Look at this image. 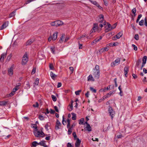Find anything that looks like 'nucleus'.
Returning <instances> with one entry per match:
<instances>
[{
    "mask_svg": "<svg viewBox=\"0 0 147 147\" xmlns=\"http://www.w3.org/2000/svg\"><path fill=\"white\" fill-rule=\"evenodd\" d=\"M93 75L96 79H98L99 78L100 70L99 66L98 65H96L95 68L93 69Z\"/></svg>",
    "mask_w": 147,
    "mask_h": 147,
    "instance_id": "f257e3e1",
    "label": "nucleus"
},
{
    "mask_svg": "<svg viewBox=\"0 0 147 147\" xmlns=\"http://www.w3.org/2000/svg\"><path fill=\"white\" fill-rule=\"evenodd\" d=\"M34 134L35 136L37 138L43 137L45 136V134L42 131L38 130V129L34 130Z\"/></svg>",
    "mask_w": 147,
    "mask_h": 147,
    "instance_id": "f03ea898",
    "label": "nucleus"
},
{
    "mask_svg": "<svg viewBox=\"0 0 147 147\" xmlns=\"http://www.w3.org/2000/svg\"><path fill=\"white\" fill-rule=\"evenodd\" d=\"M63 22L60 20L56 21L50 23V24L52 26L57 27L63 24Z\"/></svg>",
    "mask_w": 147,
    "mask_h": 147,
    "instance_id": "7ed1b4c3",
    "label": "nucleus"
},
{
    "mask_svg": "<svg viewBox=\"0 0 147 147\" xmlns=\"http://www.w3.org/2000/svg\"><path fill=\"white\" fill-rule=\"evenodd\" d=\"M28 55L26 53L24 55L22 61V65H25L26 64L28 61Z\"/></svg>",
    "mask_w": 147,
    "mask_h": 147,
    "instance_id": "20e7f679",
    "label": "nucleus"
},
{
    "mask_svg": "<svg viewBox=\"0 0 147 147\" xmlns=\"http://www.w3.org/2000/svg\"><path fill=\"white\" fill-rule=\"evenodd\" d=\"M109 113L110 114V115L111 117V119H112L115 116V111L113 110L112 108L109 106L108 109Z\"/></svg>",
    "mask_w": 147,
    "mask_h": 147,
    "instance_id": "39448f33",
    "label": "nucleus"
},
{
    "mask_svg": "<svg viewBox=\"0 0 147 147\" xmlns=\"http://www.w3.org/2000/svg\"><path fill=\"white\" fill-rule=\"evenodd\" d=\"M120 59L119 58H118L116 59L114 62L111 63V67H113L117 65L120 64Z\"/></svg>",
    "mask_w": 147,
    "mask_h": 147,
    "instance_id": "423d86ee",
    "label": "nucleus"
},
{
    "mask_svg": "<svg viewBox=\"0 0 147 147\" xmlns=\"http://www.w3.org/2000/svg\"><path fill=\"white\" fill-rule=\"evenodd\" d=\"M123 35V33L122 32H120L118 33L115 36L112 38V39L114 40H116L117 39H119Z\"/></svg>",
    "mask_w": 147,
    "mask_h": 147,
    "instance_id": "0eeeda50",
    "label": "nucleus"
},
{
    "mask_svg": "<svg viewBox=\"0 0 147 147\" xmlns=\"http://www.w3.org/2000/svg\"><path fill=\"white\" fill-rule=\"evenodd\" d=\"M98 24L97 23H95L93 24V27L91 30L92 33L95 32L98 30Z\"/></svg>",
    "mask_w": 147,
    "mask_h": 147,
    "instance_id": "6e6552de",
    "label": "nucleus"
},
{
    "mask_svg": "<svg viewBox=\"0 0 147 147\" xmlns=\"http://www.w3.org/2000/svg\"><path fill=\"white\" fill-rule=\"evenodd\" d=\"M99 21L101 23H103L104 25H106L105 21L104 20V16L102 15L101 14L99 16Z\"/></svg>",
    "mask_w": 147,
    "mask_h": 147,
    "instance_id": "1a4fd4ad",
    "label": "nucleus"
},
{
    "mask_svg": "<svg viewBox=\"0 0 147 147\" xmlns=\"http://www.w3.org/2000/svg\"><path fill=\"white\" fill-rule=\"evenodd\" d=\"M8 21L5 22L0 27V30H2L7 27L8 25Z\"/></svg>",
    "mask_w": 147,
    "mask_h": 147,
    "instance_id": "9d476101",
    "label": "nucleus"
},
{
    "mask_svg": "<svg viewBox=\"0 0 147 147\" xmlns=\"http://www.w3.org/2000/svg\"><path fill=\"white\" fill-rule=\"evenodd\" d=\"M115 92L113 91H110L105 96H104L103 97V99H105L109 97L110 96L112 95V94L114 93Z\"/></svg>",
    "mask_w": 147,
    "mask_h": 147,
    "instance_id": "9b49d317",
    "label": "nucleus"
},
{
    "mask_svg": "<svg viewBox=\"0 0 147 147\" xmlns=\"http://www.w3.org/2000/svg\"><path fill=\"white\" fill-rule=\"evenodd\" d=\"M61 123L58 120H57L56 123L55 129L57 130L60 129L61 127Z\"/></svg>",
    "mask_w": 147,
    "mask_h": 147,
    "instance_id": "f8f14e48",
    "label": "nucleus"
},
{
    "mask_svg": "<svg viewBox=\"0 0 147 147\" xmlns=\"http://www.w3.org/2000/svg\"><path fill=\"white\" fill-rule=\"evenodd\" d=\"M89 1L92 4L94 5H95L96 6L98 7L100 9H101L102 8V7L100 6L97 3V2L95 1H92L91 0H89Z\"/></svg>",
    "mask_w": 147,
    "mask_h": 147,
    "instance_id": "ddd939ff",
    "label": "nucleus"
},
{
    "mask_svg": "<svg viewBox=\"0 0 147 147\" xmlns=\"http://www.w3.org/2000/svg\"><path fill=\"white\" fill-rule=\"evenodd\" d=\"M109 49V47L107 46L101 48L99 50V52L101 53H103L105 51H107Z\"/></svg>",
    "mask_w": 147,
    "mask_h": 147,
    "instance_id": "4468645a",
    "label": "nucleus"
},
{
    "mask_svg": "<svg viewBox=\"0 0 147 147\" xmlns=\"http://www.w3.org/2000/svg\"><path fill=\"white\" fill-rule=\"evenodd\" d=\"M76 142L75 143V146L76 147H80L81 141L80 140L79 138L77 139Z\"/></svg>",
    "mask_w": 147,
    "mask_h": 147,
    "instance_id": "2eb2a0df",
    "label": "nucleus"
},
{
    "mask_svg": "<svg viewBox=\"0 0 147 147\" xmlns=\"http://www.w3.org/2000/svg\"><path fill=\"white\" fill-rule=\"evenodd\" d=\"M87 37V35L85 34L84 35H82L81 36L78 38L77 39L78 40H82V42H84L85 40V38Z\"/></svg>",
    "mask_w": 147,
    "mask_h": 147,
    "instance_id": "dca6fc26",
    "label": "nucleus"
},
{
    "mask_svg": "<svg viewBox=\"0 0 147 147\" xmlns=\"http://www.w3.org/2000/svg\"><path fill=\"white\" fill-rule=\"evenodd\" d=\"M129 67L127 66H125L124 68V71L125 75L126 77H127V74L129 71Z\"/></svg>",
    "mask_w": 147,
    "mask_h": 147,
    "instance_id": "f3484780",
    "label": "nucleus"
},
{
    "mask_svg": "<svg viewBox=\"0 0 147 147\" xmlns=\"http://www.w3.org/2000/svg\"><path fill=\"white\" fill-rule=\"evenodd\" d=\"M6 56V53H3L2 54L1 57L0 58V61L1 62H3V59L4 58H5Z\"/></svg>",
    "mask_w": 147,
    "mask_h": 147,
    "instance_id": "a211bd4d",
    "label": "nucleus"
},
{
    "mask_svg": "<svg viewBox=\"0 0 147 147\" xmlns=\"http://www.w3.org/2000/svg\"><path fill=\"white\" fill-rule=\"evenodd\" d=\"M57 34L58 32H55L53 34L52 37V40H55L57 38Z\"/></svg>",
    "mask_w": 147,
    "mask_h": 147,
    "instance_id": "6ab92c4d",
    "label": "nucleus"
},
{
    "mask_svg": "<svg viewBox=\"0 0 147 147\" xmlns=\"http://www.w3.org/2000/svg\"><path fill=\"white\" fill-rule=\"evenodd\" d=\"M8 72L9 75L10 76H11L13 74V69L11 68H9L8 69Z\"/></svg>",
    "mask_w": 147,
    "mask_h": 147,
    "instance_id": "aec40b11",
    "label": "nucleus"
},
{
    "mask_svg": "<svg viewBox=\"0 0 147 147\" xmlns=\"http://www.w3.org/2000/svg\"><path fill=\"white\" fill-rule=\"evenodd\" d=\"M73 101H72L71 104L69 105L67 109L69 111H71L73 109Z\"/></svg>",
    "mask_w": 147,
    "mask_h": 147,
    "instance_id": "412c9836",
    "label": "nucleus"
},
{
    "mask_svg": "<svg viewBox=\"0 0 147 147\" xmlns=\"http://www.w3.org/2000/svg\"><path fill=\"white\" fill-rule=\"evenodd\" d=\"M38 143L36 141H34L32 143L31 147H36L37 145H38Z\"/></svg>",
    "mask_w": 147,
    "mask_h": 147,
    "instance_id": "4be33fe9",
    "label": "nucleus"
},
{
    "mask_svg": "<svg viewBox=\"0 0 147 147\" xmlns=\"http://www.w3.org/2000/svg\"><path fill=\"white\" fill-rule=\"evenodd\" d=\"M94 80L92 76V75H90L88 77V81H94Z\"/></svg>",
    "mask_w": 147,
    "mask_h": 147,
    "instance_id": "5701e85b",
    "label": "nucleus"
},
{
    "mask_svg": "<svg viewBox=\"0 0 147 147\" xmlns=\"http://www.w3.org/2000/svg\"><path fill=\"white\" fill-rule=\"evenodd\" d=\"M16 11L15 10L10 13L9 15V17L11 18L14 17L15 15Z\"/></svg>",
    "mask_w": 147,
    "mask_h": 147,
    "instance_id": "b1692460",
    "label": "nucleus"
},
{
    "mask_svg": "<svg viewBox=\"0 0 147 147\" xmlns=\"http://www.w3.org/2000/svg\"><path fill=\"white\" fill-rule=\"evenodd\" d=\"M90 33L89 34V36L86 37V38L87 39H91L93 37V33H92V32L90 31Z\"/></svg>",
    "mask_w": 147,
    "mask_h": 147,
    "instance_id": "393cba45",
    "label": "nucleus"
},
{
    "mask_svg": "<svg viewBox=\"0 0 147 147\" xmlns=\"http://www.w3.org/2000/svg\"><path fill=\"white\" fill-rule=\"evenodd\" d=\"M25 88L28 89L30 88V86L29 84V83L27 81L26 82V83L25 86Z\"/></svg>",
    "mask_w": 147,
    "mask_h": 147,
    "instance_id": "a878e982",
    "label": "nucleus"
},
{
    "mask_svg": "<svg viewBox=\"0 0 147 147\" xmlns=\"http://www.w3.org/2000/svg\"><path fill=\"white\" fill-rule=\"evenodd\" d=\"M86 128L87 129V130L88 131H91L92 129L91 127L89 124H88V125H87Z\"/></svg>",
    "mask_w": 147,
    "mask_h": 147,
    "instance_id": "bb28decb",
    "label": "nucleus"
},
{
    "mask_svg": "<svg viewBox=\"0 0 147 147\" xmlns=\"http://www.w3.org/2000/svg\"><path fill=\"white\" fill-rule=\"evenodd\" d=\"M50 76L51 78L53 79L57 76L54 74L52 71L50 72Z\"/></svg>",
    "mask_w": 147,
    "mask_h": 147,
    "instance_id": "cd10ccee",
    "label": "nucleus"
},
{
    "mask_svg": "<svg viewBox=\"0 0 147 147\" xmlns=\"http://www.w3.org/2000/svg\"><path fill=\"white\" fill-rule=\"evenodd\" d=\"M45 142V141H42L38 143V144L41 146H44L46 144Z\"/></svg>",
    "mask_w": 147,
    "mask_h": 147,
    "instance_id": "c85d7f7f",
    "label": "nucleus"
},
{
    "mask_svg": "<svg viewBox=\"0 0 147 147\" xmlns=\"http://www.w3.org/2000/svg\"><path fill=\"white\" fill-rule=\"evenodd\" d=\"M84 118H82L81 119L79 120V124L80 125H83L84 124Z\"/></svg>",
    "mask_w": 147,
    "mask_h": 147,
    "instance_id": "c756f323",
    "label": "nucleus"
},
{
    "mask_svg": "<svg viewBox=\"0 0 147 147\" xmlns=\"http://www.w3.org/2000/svg\"><path fill=\"white\" fill-rule=\"evenodd\" d=\"M7 102L5 101H0V105L3 106L5 105L7 103Z\"/></svg>",
    "mask_w": 147,
    "mask_h": 147,
    "instance_id": "7c9ffc66",
    "label": "nucleus"
},
{
    "mask_svg": "<svg viewBox=\"0 0 147 147\" xmlns=\"http://www.w3.org/2000/svg\"><path fill=\"white\" fill-rule=\"evenodd\" d=\"M73 126L72 125L71 127L70 128H68V134L69 135L70 134L72 131V127Z\"/></svg>",
    "mask_w": 147,
    "mask_h": 147,
    "instance_id": "2f4dec72",
    "label": "nucleus"
},
{
    "mask_svg": "<svg viewBox=\"0 0 147 147\" xmlns=\"http://www.w3.org/2000/svg\"><path fill=\"white\" fill-rule=\"evenodd\" d=\"M20 84H19L18 85H17L13 89V91L15 92L17 90H18L19 89V86H20Z\"/></svg>",
    "mask_w": 147,
    "mask_h": 147,
    "instance_id": "473e14b6",
    "label": "nucleus"
},
{
    "mask_svg": "<svg viewBox=\"0 0 147 147\" xmlns=\"http://www.w3.org/2000/svg\"><path fill=\"white\" fill-rule=\"evenodd\" d=\"M145 22V20H142L139 22V24L140 26H142L144 25V23Z\"/></svg>",
    "mask_w": 147,
    "mask_h": 147,
    "instance_id": "72a5a7b5",
    "label": "nucleus"
},
{
    "mask_svg": "<svg viewBox=\"0 0 147 147\" xmlns=\"http://www.w3.org/2000/svg\"><path fill=\"white\" fill-rule=\"evenodd\" d=\"M71 114L72 115V116L71 118L72 120H75L76 119V114L74 113H72Z\"/></svg>",
    "mask_w": 147,
    "mask_h": 147,
    "instance_id": "f704fd0d",
    "label": "nucleus"
},
{
    "mask_svg": "<svg viewBox=\"0 0 147 147\" xmlns=\"http://www.w3.org/2000/svg\"><path fill=\"white\" fill-rule=\"evenodd\" d=\"M147 60V57L146 56H144L142 59L143 63L146 64Z\"/></svg>",
    "mask_w": 147,
    "mask_h": 147,
    "instance_id": "c9c22d12",
    "label": "nucleus"
},
{
    "mask_svg": "<svg viewBox=\"0 0 147 147\" xmlns=\"http://www.w3.org/2000/svg\"><path fill=\"white\" fill-rule=\"evenodd\" d=\"M65 38V35L64 34H63L61 36V37L60 38L59 40V42L61 43V41H63V39Z\"/></svg>",
    "mask_w": 147,
    "mask_h": 147,
    "instance_id": "e433bc0d",
    "label": "nucleus"
},
{
    "mask_svg": "<svg viewBox=\"0 0 147 147\" xmlns=\"http://www.w3.org/2000/svg\"><path fill=\"white\" fill-rule=\"evenodd\" d=\"M72 135L74 138V140H76L78 138H77V136L76 133L75 132H74L73 133Z\"/></svg>",
    "mask_w": 147,
    "mask_h": 147,
    "instance_id": "4c0bfd02",
    "label": "nucleus"
},
{
    "mask_svg": "<svg viewBox=\"0 0 147 147\" xmlns=\"http://www.w3.org/2000/svg\"><path fill=\"white\" fill-rule=\"evenodd\" d=\"M50 49L51 52L53 54H55V49L54 47H51L50 48Z\"/></svg>",
    "mask_w": 147,
    "mask_h": 147,
    "instance_id": "58836bf2",
    "label": "nucleus"
},
{
    "mask_svg": "<svg viewBox=\"0 0 147 147\" xmlns=\"http://www.w3.org/2000/svg\"><path fill=\"white\" fill-rule=\"evenodd\" d=\"M107 26H108V30H106V32H107L108 31L111 30H110V29H111V25L109 23H107Z\"/></svg>",
    "mask_w": 147,
    "mask_h": 147,
    "instance_id": "ea45409f",
    "label": "nucleus"
},
{
    "mask_svg": "<svg viewBox=\"0 0 147 147\" xmlns=\"http://www.w3.org/2000/svg\"><path fill=\"white\" fill-rule=\"evenodd\" d=\"M117 25V23H115L114 24H113L112 26H111V29H110V30H112V29H113L115 28V27H116Z\"/></svg>",
    "mask_w": 147,
    "mask_h": 147,
    "instance_id": "a19ab883",
    "label": "nucleus"
},
{
    "mask_svg": "<svg viewBox=\"0 0 147 147\" xmlns=\"http://www.w3.org/2000/svg\"><path fill=\"white\" fill-rule=\"evenodd\" d=\"M105 6H107L108 5L109 2L107 0H103Z\"/></svg>",
    "mask_w": 147,
    "mask_h": 147,
    "instance_id": "79ce46f5",
    "label": "nucleus"
},
{
    "mask_svg": "<svg viewBox=\"0 0 147 147\" xmlns=\"http://www.w3.org/2000/svg\"><path fill=\"white\" fill-rule=\"evenodd\" d=\"M142 14H140L138 15V18L137 19L136 22L137 23H138L140 20V18L142 17Z\"/></svg>",
    "mask_w": 147,
    "mask_h": 147,
    "instance_id": "37998d69",
    "label": "nucleus"
},
{
    "mask_svg": "<svg viewBox=\"0 0 147 147\" xmlns=\"http://www.w3.org/2000/svg\"><path fill=\"white\" fill-rule=\"evenodd\" d=\"M33 42L31 40H29L26 43V45H29L31 44Z\"/></svg>",
    "mask_w": 147,
    "mask_h": 147,
    "instance_id": "c03bdc74",
    "label": "nucleus"
},
{
    "mask_svg": "<svg viewBox=\"0 0 147 147\" xmlns=\"http://www.w3.org/2000/svg\"><path fill=\"white\" fill-rule=\"evenodd\" d=\"M51 97L52 98V99H53V100L54 101H56L57 100V98L54 95H52L51 96Z\"/></svg>",
    "mask_w": 147,
    "mask_h": 147,
    "instance_id": "a18cd8bd",
    "label": "nucleus"
},
{
    "mask_svg": "<svg viewBox=\"0 0 147 147\" xmlns=\"http://www.w3.org/2000/svg\"><path fill=\"white\" fill-rule=\"evenodd\" d=\"M90 90L91 91H92L93 92H94V93H96V90L94 89L92 87H90Z\"/></svg>",
    "mask_w": 147,
    "mask_h": 147,
    "instance_id": "49530a36",
    "label": "nucleus"
},
{
    "mask_svg": "<svg viewBox=\"0 0 147 147\" xmlns=\"http://www.w3.org/2000/svg\"><path fill=\"white\" fill-rule=\"evenodd\" d=\"M141 63V61L140 59L138 60L136 64V65L138 67V66Z\"/></svg>",
    "mask_w": 147,
    "mask_h": 147,
    "instance_id": "de8ad7c7",
    "label": "nucleus"
},
{
    "mask_svg": "<svg viewBox=\"0 0 147 147\" xmlns=\"http://www.w3.org/2000/svg\"><path fill=\"white\" fill-rule=\"evenodd\" d=\"M62 123L64 125H65L66 123V121L64 120L63 116Z\"/></svg>",
    "mask_w": 147,
    "mask_h": 147,
    "instance_id": "09e8293b",
    "label": "nucleus"
},
{
    "mask_svg": "<svg viewBox=\"0 0 147 147\" xmlns=\"http://www.w3.org/2000/svg\"><path fill=\"white\" fill-rule=\"evenodd\" d=\"M38 83H39V79L38 78H36V79L35 82H34V84L35 85H38Z\"/></svg>",
    "mask_w": 147,
    "mask_h": 147,
    "instance_id": "8fccbe9b",
    "label": "nucleus"
},
{
    "mask_svg": "<svg viewBox=\"0 0 147 147\" xmlns=\"http://www.w3.org/2000/svg\"><path fill=\"white\" fill-rule=\"evenodd\" d=\"M136 8H134L132 10V13L134 14V16H136L135 13L136 12Z\"/></svg>",
    "mask_w": 147,
    "mask_h": 147,
    "instance_id": "3c124183",
    "label": "nucleus"
},
{
    "mask_svg": "<svg viewBox=\"0 0 147 147\" xmlns=\"http://www.w3.org/2000/svg\"><path fill=\"white\" fill-rule=\"evenodd\" d=\"M32 128H35L34 130H36L38 129L36 125L33 124V125H32Z\"/></svg>",
    "mask_w": 147,
    "mask_h": 147,
    "instance_id": "603ef678",
    "label": "nucleus"
},
{
    "mask_svg": "<svg viewBox=\"0 0 147 147\" xmlns=\"http://www.w3.org/2000/svg\"><path fill=\"white\" fill-rule=\"evenodd\" d=\"M108 90H109L108 87H105L103 88V92H105Z\"/></svg>",
    "mask_w": 147,
    "mask_h": 147,
    "instance_id": "864d4df0",
    "label": "nucleus"
},
{
    "mask_svg": "<svg viewBox=\"0 0 147 147\" xmlns=\"http://www.w3.org/2000/svg\"><path fill=\"white\" fill-rule=\"evenodd\" d=\"M134 38L136 40H139V36H138V34H136L135 35V36H134Z\"/></svg>",
    "mask_w": 147,
    "mask_h": 147,
    "instance_id": "5fc2aeb1",
    "label": "nucleus"
},
{
    "mask_svg": "<svg viewBox=\"0 0 147 147\" xmlns=\"http://www.w3.org/2000/svg\"><path fill=\"white\" fill-rule=\"evenodd\" d=\"M39 119L41 120H44V117L42 115H40L39 117Z\"/></svg>",
    "mask_w": 147,
    "mask_h": 147,
    "instance_id": "6e6d98bb",
    "label": "nucleus"
},
{
    "mask_svg": "<svg viewBox=\"0 0 147 147\" xmlns=\"http://www.w3.org/2000/svg\"><path fill=\"white\" fill-rule=\"evenodd\" d=\"M81 92V90H79L78 91H76L75 92V93L76 95H79L80 94L79 93Z\"/></svg>",
    "mask_w": 147,
    "mask_h": 147,
    "instance_id": "4d7b16f0",
    "label": "nucleus"
},
{
    "mask_svg": "<svg viewBox=\"0 0 147 147\" xmlns=\"http://www.w3.org/2000/svg\"><path fill=\"white\" fill-rule=\"evenodd\" d=\"M50 69L51 70H53L54 69V67L53 65L52 64H51L49 65Z\"/></svg>",
    "mask_w": 147,
    "mask_h": 147,
    "instance_id": "13d9d810",
    "label": "nucleus"
},
{
    "mask_svg": "<svg viewBox=\"0 0 147 147\" xmlns=\"http://www.w3.org/2000/svg\"><path fill=\"white\" fill-rule=\"evenodd\" d=\"M102 39V37L101 36H100V38L99 39H97L95 40V41L96 42V43H97L100 40H101Z\"/></svg>",
    "mask_w": 147,
    "mask_h": 147,
    "instance_id": "bf43d9fd",
    "label": "nucleus"
},
{
    "mask_svg": "<svg viewBox=\"0 0 147 147\" xmlns=\"http://www.w3.org/2000/svg\"><path fill=\"white\" fill-rule=\"evenodd\" d=\"M102 39V37L101 36H100V38L99 39H97L95 40V41L96 42V43H97L100 40H101Z\"/></svg>",
    "mask_w": 147,
    "mask_h": 147,
    "instance_id": "052dcab7",
    "label": "nucleus"
},
{
    "mask_svg": "<svg viewBox=\"0 0 147 147\" xmlns=\"http://www.w3.org/2000/svg\"><path fill=\"white\" fill-rule=\"evenodd\" d=\"M33 106L34 107H37L38 106V104L37 102H36V103L33 105Z\"/></svg>",
    "mask_w": 147,
    "mask_h": 147,
    "instance_id": "680f3d73",
    "label": "nucleus"
},
{
    "mask_svg": "<svg viewBox=\"0 0 147 147\" xmlns=\"http://www.w3.org/2000/svg\"><path fill=\"white\" fill-rule=\"evenodd\" d=\"M36 68L35 67H34L32 72V74H34L36 72Z\"/></svg>",
    "mask_w": 147,
    "mask_h": 147,
    "instance_id": "e2e57ef3",
    "label": "nucleus"
},
{
    "mask_svg": "<svg viewBox=\"0 0 147 147\" xmlns=\"http://www.w3.org/2000/svg\"><path fill=\"white\" fill-rule=\"evenodd\" d=\"M132 46L133 47H134V49L135 51H136L137 50V47L134 45L133 44L132 45Z\"/></svg>",
    "mask_w": 147,
    "mask_h": 147,
    "instance_id": "0e129e2a",
    "label": "nucleus"
},
{
    "mask_svg": "<svg viewBox=\"0 0 147 147\" xmlns=\"http://www.w3.org/2000/svg\"><path fill=\"white\" fill-rule=\"evenodd\" d=\"M90 93L89 92V91H88L85 94V95L86 96L87 98H88L89 97V95Z\"/></svg>",
    "mask_w": 147,
    "mask_h": 147,
    "instance_id": "69168bd1",
    "label": "nucleus"
},
{
    "mask_svg": "<svg viewBox=\"0 0 147 147\" xmlns=\"http://www.w3.org/2000/svg\"><path fill=\"white\" fill-rule=\"evenodd\" d=\"M54 108L55 111L57 112L58 113L59 112V110L58 109L57 107L56 106H55L54 107Z\"/></svg>",
    "mask_w": 147,
    "mask_h": 147,
    "instance_id": "338daca9",
    "label": "nucleus"
},
{
    "mask_svg": "<svg viewBox=\"0 0 147 147\" xmlns=\"http://www.w3.org/2000/svg\"><path fill=\"white\" fill-rule=\"evenodd\" d=\"M67 146V147H72L73 146L69 142L68 143Z\"/></svg>",
    "mask_w": 147,
    "mask_h": 147,
    "instance_id": "774afa93",
    "label": "nucleus"
}]
</instances>
